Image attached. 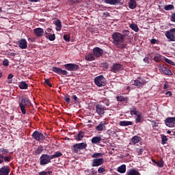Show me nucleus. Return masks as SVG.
<instances>
[{
	"label": "nucleus",
	"instance_id": "obj_2",
	"mask_svg": "<svg viewBox=\"0 0 175 175\" xmlns=\"http://www.w3.org/2000/svg\"><path fill=\"white\" fill-rule=\"evenodd\" d=\"M27 106H31V101L28 98L25 97L23 98L21 102H19V107L22 111V113L26 114L27 110Z\"/></svg>",
	"mask_w": 175,
	"mask_h": 175
},
{
	"label": "nucleus",
	"instance_id": "obj_45",
	"mask_svg": "<svg viewBox=\"0 0 175 175\" xmlns=\"http://www.w3.org/2000/svg\"><path fill=\"white\" fill-rule=\"evenodd\" d=\"M52 172L51 171H48V172H44V171H42V172H39L38 175H50L51 174Z\"/></svg>",
	"mask_w": 175,
	"mask_h": 175
},
{
	"label": "nucleus",
	"instance_id": "obj_63",
	"mask_svg": "<svg viewBox=\"0 0 175 175\" xmlns=\"http://www.w3.org/2000/svg\"><path fill=\"white\" fill-rule=\"evenodd\" d=\"M165 95H168V96H172V92H165Z\"/></svg>",
	"mask_w": 175,
	"mask_h": 175
},
{
	"label": "nucleus",
	"instance_id": "obj_59",
	"mask_svg": "<svg viewBox=\"0 0 175 175\" xmlns=\"http://www.w3.org/2000/svg\"><path fill=\"white\" fill-rule=\"evenodd\" d=\"M72 98L75 102H79V98L76 96V95H73Z\"/></svg>",
	"mask_w": 175,
	"mask_h": 175
},
{
	"label": "nucleus",
	"instance_id": "obj_49",
	"mask_svg": "<svg viewBox=\"0 0 175 175\" xmlns=\"http://www.w3.org/2000/svg\"><path fill=\"white\" fill-rule=\"evenodd\" d=\"M110 149L111 150V151L110 152V155H115L116 149H114V148H113V146H111Z\"/></svg>",
	"mask_w": 175,
	"mask_h": 175
},
{
	"label": "nucleus",
	"instance_id": "obj_21",
	"mask_svg": "<svg viewBox=\"0 0 175 175\" xmlns=\"http://www.w3.org/2000/svg\"><path fill=\"white\" fill-rule=\"evenodd\" d=\"M161 72L164 73V75H167L168 76H172L173 75V72L166 67H161Z\"/></svg>",
	"mask_w": 175,
	"mask_h": 175
},
{
	"label": "nucleus",
	"instance_id": "obj_41",
	"mask_svg": "<svg viewBox=\"0 0 175 175\" xmlns=\"http://www.w3.org/2000/svg\"><path fill=\"white\" fill-rule=\"evenodd\" d=\"M167 142V137L165 135H161V144H166Z\"/></svg>",
	"mask_w": 175,
	"mask_h": 175
},
{
	"label": "nucleus",
	"instance_id": "obj_27",
	"mask_svg": "<svg viewBox=\"0 0 175 175\" xmlns=\"http://www.w3.org/2000/svg\"><path fill=\"white\" fill-rule=\"evenodd\" d=\"M118 172L119 173H125L126 172V165L125 164H123L118 167Z\"/></svg>",
	"mask_w": 175,
	"mask_h": 175
},
{
	"label": "nucleus",
	"instance_id": "obj_22",
	"mask_svg": "<svg viewBox=\"0 0 175 175\" xmlns=\"http://www.w3.org/2000/svg\"><path fill=\"white\" fill-rule=\"evenodd\" d=\"M116 99L118 102H125L126 103L129 100V98L128 97H125L124 96L118 95L116 97Z\"/></svg>",
	"mask_w": 175,
	"mask_h": 175
},
{
	"label": "nucleus",
	"instance_id": "obj_40",
	"mask_svg": "<svg viewBox=\"0 0 175 175\" xmlns=\"http://www.w3.org/2000/svg\"><path fill=\"white\" fill-rule=\"evenodd\" d=\"M110 5H122L121 0H110Z\"/></svg>",
	"mask_w": 175,
	"mask_h": 175
},
{
	"label": "nucleus",
	"instance_id": "obj_62",
	"mask_svg": "<svg viewBox=\"0 0 175 175\" xmlns=\"http://www.w3.org/2000/svg\"><path fill=\"white\" fill-rule=\"evenodd\" d=\"M150 43L152 44H155L157 43V40L156 39H152L151 41H150Z\"/></svg>",
	"mask_w": 175,
	"mask_h": 175
},
{
	"label": "nucleus",
	"instance_id": "obj_36",
	"mask_svg": "<svg viewBox=\"0 0 175 175\" xmlns=\"http://www.w3.org/2000/svg\"><path fill=\"white\" fill-rule=\"evenodd\" d=\"M129 27L133 29V31H135V32H137L139 31V27L135 24L132 23L129 25Z\"/></svg>",
	"mask_w": 175,
	"mask_h": 175
},
{
	"label": "nucleus",
	"instance_id": "obj_8",
	"mask_svg": "<svg viewBox=\"0 0 175 175\" xmlns=\"http://www.w3.org/2000/svg\"><path fill=\"white\" fill-rule=\"evenodd\" d=\"M164 122L166 125V126H168V128H173L175 125V117H169L167 118Z\"/></svg>",
	"mask_w": 175,
	"mask_h": 175
},
{
	"label": "nucleus",
	"instance_id": "obj_31",
	"mask_svg": "<svg viewBox=\"0 0 175 175\" xmlns=\"http://www.w3.org/2000/svg\"><path fill=\"white\" fill-rule=\"evenodd\" d=\"M143 121H144V119L143 116H142V114L139 113L138 115H137V118L135 119L136 124H139V122H143Z\"/></svg>",
	"mask_w": 175,
	"mask_h": 175
},
{
	"label": "nucleus",
	"instance_id": "obj_55",
	"mask_svg": "<svg viewBox=\"0 0 175 175\" xmlns=\"http://www.w3.org/2000/svg\"><path fill=\"white\" fill-rule=\"evenodd\" d=\"M64 39L66 42H69L70 40L69 38V37L67 35H64Z\"/></svg>",
	"mask_w": 175,
	"mask_h": 175
},
{
	"label": "nucleus",
	"instance_id": "obj_1",
	"mask_svg": "<svg viewBox=\"0 0 175 175\" xmlns=\"http://www.w3.org/2000/svg\"><path fill=\"white\" fill-rule=\"evenodd\" d=\"M112 38L113 39V43L119 49H125L126 47V44H121L124 42V36L121 33H114L112 34Z\"/></svg>",
	"mask_w": 175,
	"mask_h": 175
},
{
	"label": "nucleus",
	"instance_id": "obj_39",
	"mask_svg": "<svg viewBox=\"0 0 175 175\" xmlns=\"http://www.w3.org/2000/svg\"><path fill=\"white\" fill-rule=\"evenodd\" d=\"M43 151V147L42 146H39L37 149L34 150V154L36 155L41 154V152Z\"/></svg>",
	"mask_w": 175,
	"mask_h": 175
},
{
	"label": "nucleus",
	"instance_id": "obj_26",
	"mask_svg": "<svg viewBox=\"0 0 175 175\" xmlns=\"http://www.w3.org/2000/svg\"><path fill=\"white\" fill-rule=\"evenodd\" d=\"M55 25H56V31H61V29L62 28V25L61 23V21L56 20L54 21Z\"/></svg>",
	"mask_w": 175,
	"mask_h": 175
},
{
	"label": "nucleus",
	"instance_id": "obj_23",
	"mask_svg": "<svg viewBox=\"0 0 175 175\" xmlns=\"http://www.w3.org/2000/svg\"><path fill=\"white\" fill-rule=\"evenodd\" d=\"M126 175H140V172L135 169H131L126 172Z\"/></svg>",
	"mask_w": 175,
	"mask_h": 175
},
{
	"label": "nucleus",
	"instance_id": "obj_61",
	"mask_svg": "<svg viewBox=\"0 0 175 175\" xmlns=\"http://www.w3.org/2000/svg\"><path fill=\"white\" fill-rule=\"evenodd\" d=\"M96 173H98V171L92 169V175H96Z\"/></svg>",
	"mask_w": 175,
	"mask_h": 175
},
{
	"label": "nucleus",
	"instance_id": "obj_35",
	"mask_svg": "<svg viewBox=\"0 0 175 175\" xmlns=\"http://www.w3.org/2000/svg\"><path fill=\"white\" fill-rule=\"evenodd\" d=\"M165 57H163L162 55L158 54L157 56H155L154 57V61H155V62H160L162 61V59H163Z\"/></svg>",
	"mask_w": 175,
	"mask_h": 175
},
{
	"label": "nucleus",
	"instance_id": "obj_50",
	"mask_svg": "<svg viewBox=\"0 0 175 175\" xmlns=\"http://www.w3.org/2000/svg\"><path fill=\"white\" fill-rule=\"evenodd\" d=\"M105 171V167H100L98 170V173L102 174Z\"/></svg>",
	"mask_w": 175,
	"mask_h": 175
},
{
	"label": "nucleus",
	"instance_id": "obj_38",
	"mask_svg": "<svg viewBox=\"0 0 175 175\" xmlns=\"http://www.w3.org/2000/svg\"><path fill=\"white\" fill-rule=\"evenodd\" d=\"M77 146H78V148H79V150H83V148H87V144L85 143L77 144Z\"/></svg>",
	"mask_w": 175,
	"mask_h": 175
},
{
	"label": "nucleus",
	"instance_id": "obj_5",
	"mask_svg": "<svg viewBox=\"0 0 175 175\" xmlns=\"http://www.w3.org/2000/svg\"><path fill=\"white\" fill-rule=\"evenodd\" d=\"M165 36L170 42H175V28L167 31L165 32Z\"/></svg>",
	"mask_w": 175,
	"mask_h": 175
},
{
	"label": "nucleus",
	"instance_id": "obj_29",
	"mask_svg": "<svg viewBox=\"0 0 175 175\" xmlns=\"http://www.w3.org/2000/svg\"><path fill=\"white\" fill-rule=\"evenodd\" d=\"M105 122H101L96 127V131H103V129H105Z\"/></svg>",
	"mask_w": 175,
	"mask_h": 175
},
{
	"label": "nucleus",
	"instance_id": "obj_47",
	"mask_svg": "<svg viewBox=\"0 0 175 175\" xmlns=\"http://www.w3.org/2000/svg\"><path fill=\"white\" fill-rule=\"evenodd\" d=\"M12 79H13V74H9L8 77V83L11 84L12 83Z\"/></svg>",
	"mask_w": 175,
	"mask_h": 175
},
{
	"label": "nucleus",
	"instance_id": "obj_37",
	"mask_svg": "<svg viewBox=\"0 0 175 175\" xmlns=\"http://www.w3.org/2000/svg\"><path fill=\"white\" fill-rule=\"evenodd\" d=\"M45 35L46 38H47L49 40H55V34H51L50 36H49V34H47V32L45 31Z\"/></svg>",
	"mask_w": 175,
	"mask_h": 175
},
{
	"label": "nucleus",
	"instance_id": "obj_51",
	"mask_svg": "<svg viewBox=\"0 0 175 175\" xmlns=\"http://www.w3.org/2000/svg\"><path fill=\"white\" fill-rule=\"evenodd\" d=\"M169 88V82L165 81L163 86V90H167Z\"/></svg>",
	"mask_w": 175,
	"mask_h": 175
},
{
	"label": "nucleus",
	"instance_id": "obj_16",
	"mask_svg": "<svg viewBox=\"0 0 175 175\" xmlns=\"http://www.w3.org/2000/svg\"><path fill=\"white\" fill-rule=\"evenodd\" d=\"M10 168L8 166H3L0 168V175H9Z\"/></svg>",
	"mask_w": 175,
	"mask_h": 175
},
{
	"label": "nucleus",
	"instance_id": "obj_25",
	"mask_svg": "<svg viewBox=\"0 0 175 175\" xmlns=\"http://www.w3.org/2000/svg\"><path fill=\"white\" fill-rule=\"evenodd\" d=\"M140 140H142V138L137 135H135L132 137L131 143L132 144H137V143H139Z\"/></svg>",
	"mask_w": 175,
	"mask_h": 175
},
{
	"label": "nucleus",
	"instance_id": "obj_42",
	"mask_svg": "<svg viewBox=\"0 0 175 175\" xmlns=\"http://www.w3.org/2000/svg\"><path fill=\"white\" fill-rule=\"evenodd\" d=\"M79 146H77V144H75L73 146H72V152H75V153H77V152H79Z\"/></svg>",
	"mask_w": 175,
	"mask_h": 175
},
{
	"label": "nucleus",
	"instance_id": "obj_48",
	"mask_svg": "<svg viewBox=\"0 0 175 175\" xmlns=\"http://www.w3.org/2000/svg\"><path fill=\"white\" fill-rule=\"evenodd\" d=\"M3 65L4 66H9V60H8V59H4V60L3 61Z\"/></svg>",
	"mask_w": 175,
	"mask_h": 175
},
{
	"label": "nucleus",
	"instance_id": "obj_56",
	"mask_svg": "<svg viewBox=\"0 0 175 175\" xmlns=\"http://www.w3.org/2000/svg\"><path fill=\"white\" fill-rule=\"evenodd\" d=\"M144 62H145L146 64H150V59H148V57H144Z\"/></svg>",
	"mask_w": 175,
	"mask_h": 175
},
{
	"label": "nucleus",
	"instance_id": "obj_18",
	"mask_svg": "<svg viewBox=\"0 0 175 175\" xmlns=\"http://www.w3.org/2000/svg\"><path fill=\"white\" fill-rule=\"evenodd\" d=\"M102 141V137L100 135H97L92 138V143L93 144H99Z\"/></svg>",
	"mask_w": 175,
	"mask_h": 175
},
{
	"label": "nucleus",
	"instance_id": "obj_20",
	"mask_svg": "<svg viewBox=\"0 0 175 175\" xmlns=\"http://www.w3.org/2000/svg\"><path fill=\"white\" fill-rule=\"evenodd\" d=\"M137 7V3H136V0H130L129 3V9H131V10L136 9Z\"/></svg>",
	"mask_w": 175,
	"mask_h": 175
},
{
	"label": "nucleus",
	"instance_id": "obj_34",
	"mask_svg": "<svg viewBox=\"0 0 175 175\" xmlns=\"http://www.w3.org/2000/svg\"><path fill=\"white\" fill-rule=\"evenodd\" d=\"M59 157H62V152H55V154L51 155V159H54L55 158H59Z\"/></svg>",
	"mask_w": 175,
	"mask_h": 175
},
{
	"label": "nucleus",
	"instance_id": "obj_11",
	"mask_svg": "<svg viewBox=\"0 0 175 175\" xmlns=\"http://www.w3.org/2000/svg\"><path fill=\"white\" fill-rule=\"evenodd\" d=\"M18 46L20 49H22V50H25L28 47V42H27V40L22 38L18 41Z\"/></svg>",
	"mask_w": 175,
	"mask_h": 175
},
{
	"label": "nucleus",
	"instance_id": "obj_14",
	"mask_svg": "<svg viewBox=\"0 0 175 175\" xmlns=\"http://www.w3.org/2000/svg\"><path fill=\"white\" fill-rule=\"evenodd\" d=\"M122 69H124L122 65L120 64H115L111 68V70L114 73H117V72H120V70H122Z\"/></svg>",
	"mask_w": 175,
	"mask_h": 175
},
{
	"label": "nucleus",
	"instance_id": "obj_33",
	"mask_svg": "<svg viewBox=\"0 0 175 175\" xmlns=\"http://www.w3.org/2000/svg\"><path fill=\"white\" fill-rule=\"evenodd\" d=\"M19 88L21 90H27L28 88V84L24 81L20 82Z\"/></svg>",
	"mask_w": 175,
	"mask_h": 175
},
{
	"label": "nucleus",
	"instance_id": "obj_53",
	"mask_svg": "<svg viewBox=\"0 0 175 175\" xmlns=\"http://www.w3.org/2000/svg\"><path fill=\"white\" fill-rule=\"evenodd\" d=\"M64 100L67 103H70V98H69V96H66L64 97Z\"/></svg>",
	"mask_w": 175,
	"mask_h": 175
},
{
	"label": "nucleus",
	"instance_id": "obj_32",
	"mask_svg": "<svg viewBox=\"0 0 175 175\" xmlns=\"http://www.w3.org/2000/svg\"><path fill=\"white\" fill-rule=\"evenodd\" d=\"M83 137H84V133L83 131H80L77 135L75 136L76 140H83Z\"/></svg>",
	"mask_w": 175,
	"mask_h": 175
},
{
	"label": "nucleus",
	"instance_id": "obj_7",
	"mask_svg": "<svg viewBox=\"0 0 175 175\" xmlns=\"http://www.w3.org/2000/svg\"><path fill=\"white\" fill-rule=\"evenodd\" d=\"M32 137L37 142H43V140L45 139L44 135L39 131H35L32 134Z\"/></svg>",
	"mask_w": 175,
	"mask_h": 175
},
{
	"label": "nucleus",
	"instance_id": "obj_13",
	"mask_svg": "<svg viewBox=\"0 0 175 175\" xmlns=\"http://www.w3.org/2000/svg\"><path fill=\"white\" fill-rule=\"evenodd\" d=\"M33 33L38 38H42L46 33V31L42 28H36L33 29Z\"/></svg>",
	"mask_w": 175,
	"mask_h": 175
},
{
	"label": "nucleus",
	"instance_id": "obj_24",
	"mask_svg": "<svg viewBox=\"0 0 175 175\" xmlns=\"http://www.w3.org/2000/svg\"><path fill=\"white\" fill-rule=\"evenodd\" d=\"M85 59L86 61H90V62L94 61L95 59V55L92 53H88L85 56Z\"/></svg>",
	"mask_w": 175,
	"mask_h": 175
},
{
	"label": "nucleus",
	"instance_id": "obj_57",
	"mask_svg": "<svg viewBox=\"0 0 175 175\" xmlns=\"http://www.w3.org/2000/svg\"><path fill=\"white\" fill-rule=\"evenodd\" d=\"M152 122H153L152 128H157V126H158V124H159L154 120L152 121Z\"/></svg>",
	"mask_w": 175,
	"mask_h": 175
},
{
	"label": "nucleus",
	"instance_id": "obj_44",
	"mask_svg": "<svg viewBox=\"0 0 175 175\" xmlns=\"http://www.w3.org/2000/svg\"><path fill=\"white\" fill-rule=\"evenodd\" d=\"M163 59H164V61H165V62H167V64H169L170 65H172V66H175V63L173 61H172L166 57H164Z\"/></svg>",
	"mask_w": 175,
	"mask_h": 175
},
{
	"label": "nucleus",
	"instance_id": "obj_43",
	"mask_svg": "<svg viewBox=\"0 0 175 175\" xmlns=\"http://www.w3.org/2000/svg\"><path fill=\"white\" fill-rule=\"evenodd\" d=\"M164 9L165 10H173L174 9V5L170 4V5H166L164 6Z\"/></svg>",
	"mask_w": 175,
	"mask_h": 175
},
{
	"label": "nucleus",
	"instance_id": "obj_6",
	"mask_svg": "<svg viewBox=\"0 0 175 175\" xmlns=\"http://www.w3.org/2000/svg\"><path fill=\"white\" fill-rule=\"evenodd\" d=\"M51 156L48 155V154H42L40 157V165H47V163H50L51 162Z\"/></svg>",
	"mask_w": 175,
	"mask_h": 175
},
{
	"label": "nucleus",
	"instance_id": "obj_30",
	"mask_svg": "<svg viewBox=\"0 0 175 175\" xmlns=\"http://www.w3.org/2000/svg\"><path fill=\"white\" fill-rule=\"evenodd\" d=\"M138 114H140V113H139V111H137V108H136L135 107H133L131 109V116H138Z\"/></svg>",
	"mask_w": 175,
	"mask_h": 175
},
{
	"label": "nucleus",
	"instance_id": "obj_12",
	"mask_svg": "<svg viewBox=\"0 0 175 175\" xmlns=\"http://www.w3.org/2000/svg\"><path fill=\"white\" fill-rule=\"evenodd\" d=\"M104 162H105V160L102 158L94 159H93L92 166L93 167L100 166L101 165H103Z\"/></svg>",
	"mask_w": 175,
	"mask_h": 175
},
{
	"label": "nucleus",
	"instance_id": "obj_10",
	"mask_svg": "<svg viewBox=\"0 0 175 175\" xmlns=\"http://www.w3.org/2000/svg\"><path fill=\"white\" fill-rule=\"evenodd\" d=\"M52 70L54 72V73H57V75L66 76L68 75V71L65 70H62L57 67H53Z\"/></svg>",
	"mask_w": 175,
	"mask_h": 175
},
{
	"label": "nucleus",
	"instance_id": "obj_46",
	"mask_svg": "<svg viewBox=\"0 0 175 175\" xmlns=\"http://www.w3.org/2000/svg\"><path fill=\"white\" fill-rule=\"evenodd\" d=\"M92 157V158H100V157H102V153H94Z\"/></svg>",
	"mask_w": 175,
	"mask_h": 175
},
{
	"label": "nucleus",
	"instance_id": "obj_28",
	"mask_svg": "<svg viewBox=\"0 0 175 175\" xmlns=\"http://www.w3.org/2000/svg\"><path fill=\"white\" fill-rule=\"evenodd\" d=\"M132 122L131 121H120L119 123V125H120V126H129V125H132Z\"/></svg>",
	"mask_w": 175,
	"mask_h": 175
},
{
	"label": "nucleus",
	"instance_id": "obj_3",
	"mask_svg": "<svg viewBox=\"0 0 175 175\" xmlns=\"http://www.w3.org/2000/svg\"><path fill=\"white\" fill-rule=\"evenodd\" d=\"M94 83L97 87H105L107 82L106 81V79L103 75H99L94 78Z\"/></svg>",
	"mask_w": 175,
	"mask_h": 175
},
{
	"label": "nucleus",
	"instance_id": "obj_19",
	"mask_svg": "<svg viewBox=\"0 0 175 175\" xmlns=\"http://www.w3.org/2000/svg\"><path fill=\"white\" fill-rule=\"evenodd\" d=\"M152 162L155 163L157 166L159 167H163L165 166V163L163 162V159H161L160 161H157L155 159H152Z\"/></svg>",
	"mask_w": 175,
	"mask_h": 175
},
{
	"label": "nucleus",
	"instance_id": "obj_52",
	"mask_svg": "<svg viewBox=\"0 0 175 175\" xmlns=\"http://www.w3.org/2000/svg\"><path fill=\"white\" fill-rule=\"evenodd\" d=\"M122 33H123V36L124 38V36H128V35H129V31L123 30Z\"/></svg>",
	"mask_w": 175,
	"mask_h": 175
},
{
	"label": "nucleus",
	"instance_id": "obj_15",
	"mask_svg": "<svg viewBox=\"0 0 175 175\" xmlns=\"http://www.w3.org/2000/svg\"><path fill=\"white\" fill-rule=\"evenodd\" d=\"M94 55L99 58V57H102V54H103V50L99 47H96L93 49Z\"/></svg>",
	"mask_w": 175,
	"mask_h": 175
},
{
	"label": "nucleus",
	"instance_id": "obj_17",
	"mask_svg": "<svg viewBox=\"0 0 175 175\" xmlns=\"http://www.w3.org/2000/svg\"><path fill=\"white\" fill-rule=\"evenodd\" d=\"M96 111L97 113H98L99 116H102V114H105V107L100 105H97L96 107Z\"/></svg>",
	"mask_w": 175,
	"mask_h": 175
},
{
	"label": "nucleus",
	"instance_id": "obj_54",
	"mask_svg": "<svg viewBox=\"0 0 175 175\" xmlns=\"http://www.w3.org/2000/svg\"><path fill=\"white\" fill-rule=\"evenodd\" d=\"M143 148H140V149H137V152L138 154V155H142V154H143Z\"/></svg>",
	"mask_w": 175,
	"mask_h": 175
},
{
	"label": "nucleus",
	"instance_id": "obj_58",
	"mask_svg": "<svg viewBox=\"0 0 175 175\" xmlns=\"http://www.w3.org/2000/svg\"><path fill=\"white\" fill-rule=\"evenodd\" d=\"M45 83L46 84H47V85H49V87H51V83L49 79H45Z\"/></svg>",
	"mask_w": 175,
	"mask_h": 175
},
{
	"label": "nucleus",
	"instance_id": "obj_9",
	"mask_svg": "<svg viewBox=\"0 0 175 175\" xmlns=\"http://www.w3.org/2000/svg\"><path fill=\"white\" fill-rule=\"evenodd\" d=\"M64 68L66 69V70H69L70 72H75L79 69V65L67 64L64 65Z\"/></svg>",
	"mask_w": 175,
	"mask_h": 175
},
{
	"label": "nucleus",
	"instance_id": "obj_64",
	"mask_svg": "<svg viewBox=\"0 0 175 175\" xmlns=\"http://www.w3.org/2000/svg\"><path fill=\"white\" fill-rule=\"evenodd\" d=\"M29 2H39L40 0H28Z\"/></svg>",
	"mask_w": 175,
	"mask_h": 175
},
{
	"label": "nucleus",
	"instance_id": "obj_60",
	"mask_svg": "<svg viewBox=\"0 0 175 175\" xmlns=\"http://www.w3.org/2000/svg\"><path fill=\"white\" fill-rule=\"evenodd\" d=\"M4 161L5 162H10V157H4Z\"/></svg>",
	"mask_w": 175,
	"mask_h": 175
},
{
	"label": "nucleus",
	"instance_id": "obj_4",
	"mask_svg": "<svg viewBox=\"0 0 175 175\" xmlns=\"http://www.w3.org/2000/svg\"><path fill=\"white\" fill-rule=\"evenodd\" d=\"M146 80L141 77H137V80H132L131 83L133 85H135L137 88H142L144 85H146Z\"/></svg>",
	"mask_w": 175,
	"mask_h": 175
}]
</instances>
